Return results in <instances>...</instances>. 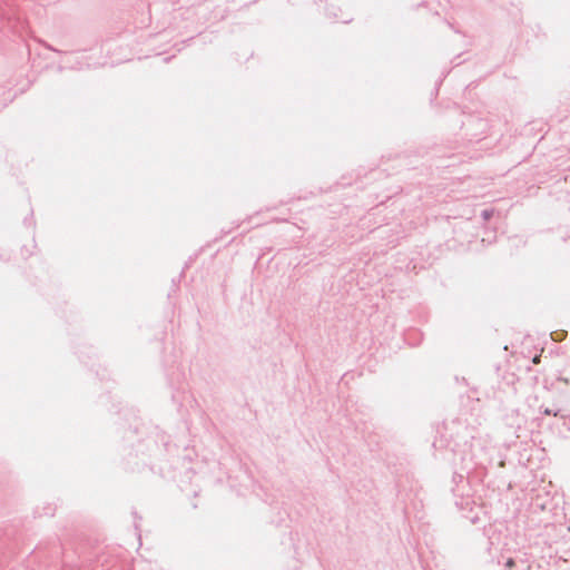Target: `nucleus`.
Listing matches in <instances>:
<instances>
[{
    "instance_id": "nucleus-2",
    "label": "nucleus",
    "mask_w": 570,
    "mask_h": 570,
    "mask_svg": "<svg viewBox=\"0 0 570 570\" xmlns=\"http://www.w3.org/2000/svg\"><path fill=\"white\" fill-rule=\"evenodd\" d=\"M539 362H540V356H535V357L533 358V363H534V364H538Z\"/></svg>"
},
{
    "instance_id": "nucleus-1",
    "label": "nucleus",
    "mask_w": 570,
    "mask_h": 570,
    "mask_svg": "<svg viewBox=\"0 0 570 570\" xmlns=\"http://www.w3.org/2000/svg\"><path fill=\"white\" fill-rule=\"evenodd\" d=\"M507 567H508V568H512V567H514V560H513V559H509V560L507 561Z\"/></svg>"
}]
</instances>
